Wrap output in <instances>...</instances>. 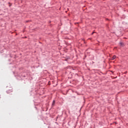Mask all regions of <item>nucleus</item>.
I'll list each match as a JSON object with an SVG mask.
<instances>
[{
    "label": "nucleus",
    "instance_id": "f03ea898",
    "mask_svg": "<svg viewBox=\"0 0 128 128\" xmlns=\"http://www.w3.org/2000/svg\"><path fill=\"white\" fill-rule=\"evenodd\" d=\"M54 104H56V101L53 100L52 104V106H54Z\"/></svg>",
    "mask_w": 128,
    "mask_h": 128
},
{
    "label": "nucleus",
    "instance_id": "7ed1b4c3",
    "mask_svg": "<svg viewBox=\"0 0 128 128\" xmlns=\"http://www.w3.org/2000/svg\"><path fill=\"white\" fill-rule=\"evenodd\" d=\"M120 44L121 46H124V43L122 42H120Z\"/></svg>",
    "mask_w": 128,
    "mask_h": 128
},
{
    "label": "nucleus",
    "instance_id": "20e7f679",
    "mask_svg": "<svg viewBox=\"0 0 128 128\" xmlns=\"http://www.w3.org/2000/svg\"><path fill=\"white\" fill-rule=\"evenodd\" d=\"M94 32L92 33V34H93Z\"/></svg>",
    "mask_w": 128,
    "mask_h": 128
},
{
    "label": "nucleus",
    "instance_id": "f257e3e1",
    "mask_svg": "<svg viewBox=\"0 0 128 128\" xmlns=\"http://www.w3.org/2000/svg\"><path fill=\"white\" fill-rule=\"evenodd\" d=\"M116 58V56H113L112 58V60H114V58Z\"/></svg>",
    "mask_w": 128,
    "mask_h": 128
}]
</instances>
